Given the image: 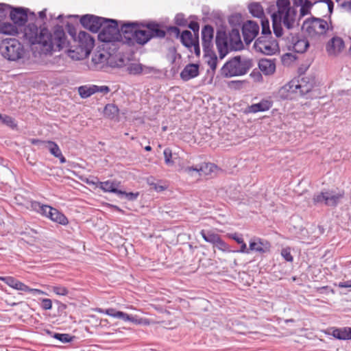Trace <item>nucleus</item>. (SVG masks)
<instances>
[{
	"mask_svg": "<svg viewBox=\"0 0 351 351\" xmlns=\"http://www.w3.org/2000/svg\"><path fill=\"white\" fill-rule=\"evenodd\" d=\"M24 37L32 45H36L40 53L51 55L69 46V41L61 25L54 26L51 30L46 27H40L29 23L24 27Z\"/></svg>",
	"mask_w": 351,
	"mask_h": 351,
	"instance_id": "nucleus-1",
	"label": "nucleus"
},
{
	"mask_svg": "<svg viewBox=\"0 0 351 351\" xmlns=\"http://www.w3.org/2000/svg\"><path fill=\"white\" fill-rule=\"evenodd\" d=\"M278 10L272 14V25L274 34L277 37L282 35V23L287 29L296 25V11L291 8L289 0H277Z\"/></svg>",
	"mask_w": 351,
	"mask_h": 351,
	"instance_id": "nucleus-2",
	"label": "nucleus"
},
{
	"mask_svg": "<svg viewBox=\"0 0 351 351\" xmlns=\"http://www.w3.org/2000/svg\"><path fill=\"white\" fill-rule=\"evenodd\" d=\"M252 66L249 59L235 56L227 61L221 69V74L225 77L243 75Z\"/></svg>",
	"mask_w": 351,
	"mask_h": 351,
	"instance_id": "nucleus-3",
	"label": "nucleus"
},
{
	"mask_svg": "<svg viewBox=\"0 0 351 351\" xmlns=\"http://www.w3.org/2000/svg\"><path fill=\"white\" fill-rule=\"evenodd\" d=\"M0 53L5 59L16 61L23 58L25 49L17 39L6 38L0 44Z\"/></svg>",
	"mask_w": 351,
	"mask_h": 351,
	"instance_id": "nucleus-4",
	"label": "nucleus"
},
{
	"mask_svg": "<svg viewBox=\"0 0 351 351\" xmlns=\"http://www.w3.org/2000/svg\"><path fill=\"white\" fill-rule=\"evenodd\" d=\"M101 29L98 34L99 40L103 43L120 42L121 34L117 20L106 19Z\"/></svg>",
	"mask_w": 351,
	"mask_h": 351,
	"instance_id": "nucleus-5",
	"label": "nucleus"
},
{
	"mask_svg": "<svg viewBox=\"0 0 351 351\" xmlns=\"http://www.w3.org/2000/svg\"><path fill=\"white\" fill-rule=\"evenodd\" d=\"M344 197L343 191L336 192L327 190L315 193L313 197L315 205H325L329 207H336Z\"/></svg>",
	"mask_w": 351,
	"mask_h": 351,
	"instance_id": "nucleus-6",
	"label": "nucleus"
},
{
	"mask_svg": "<svg viewBox=\"0 0 351 351\" xmlns=\"http://www.w3.org/2000/svg\"><path fill=\"white\" fill-rule=\"evenodd\" d=\"M254 47L256 51L268 56L274 55L279 50L277 41L271 36V37L266 36H259L255 40Z\"/></svg>",
	"mask_w": 351,
	"mask_h": 351,
	"instance_id": "nucleus-7",
	"label": "nucleus"
},
{
	"mask_svg": "<svg viewBox=\"0 0 351 351\" xmlns=\"http://www.w3.org/2000/svg\"><path fill=\"white\" fill-rule=\"evenodd\" d=\"M303 28L309 36H315L325 34L329 29V25L326 21L313 17L304 22Z\"/></svg>",
	"mask_w": 351,
	"mask_h": 351,
	"instance_id": "nucleus-8",
	"label": "nucleus"
},
{
	"mask_svg": "<svg viewBox=\"0 0 351 351\" xmlns=\"http://www.w3.org/2000/svg\"><path fill=\"white\" fill-rule=\"evenodd\" d=\"M217 169V165L210 162H204L196 166L180 165V171L185 173L191 176L197 174L199 176L211 175Z\"/></svg>",
	"mask_w": 351,
	"mask_h": 351,
	"instance_id": "nucleus-9",
	"label": "nucleus"
},
{
	"mask_svg": "<svg viewBox=\"0 0 351 351\" xmlns=\"http://www.w3.org/2000/svg\"><path fill=\"white\" fill-rule=\"evenodd\" d=\"M0 281L3 282L7 285L10 287L11 288L25 292V293H31L34 295H45L46 293L38 289H33L29 287L27 285L22 282L21 281L17 280L13 276H0Z\"/></svg>",
	"mask_w": 351,
	"mask_h": 351,
	"instance_id": "nucleus-10",
	"label": "nucleus"
},
{
	"mask_svg": "<svg viewBox=\"0 0 351 351\" xmlns=\"http://www.w3.org/2000/svg\"><path fill=\"white\" fill-rule=\"evenodd\" d=\"M145 25L138 22H126L121 25L119 29L121 37H120V42L125 43L128 45H131L132 38L134 36V32H136L138 28L144 27Z\"/></svg>",
	"mask_w": 351,
	"mask_h": 351,
	"instance_id": "nucleus-11",
	"label": "nucleus"
},
{
	"mask_svg": "<svg viewBox=\"0 0 351 351\" xmlns=\"http://www.w3.org/2000/svg\"><path fill=\"white\" fill-rule=\"evenodd\" d=\"M106 18L97 16L92 14H85L80 18L82 25L93 33H97L101 29Z\"/></svg>",
	"mask_w": 351,
	"mask_h": 351,
	"instance_id": "nucleus-12",
	"label": "nucleus"
},
{
	"mask_svg": "<svg viewBox=\"0 0 351 351\" xmlns=\"http://www.w3.org/2000/svg\"><path fill=\"white\" fill-rule=\"evenodd\" d=\"M258 32L259 25L257 23L252 21H247L243 24L242 34L244 42L246 45H250L257 36Z\"/></svg>",
	"mask_w": 351,
	"mask_h": 351,
	"instance_id": "nucleus-13",
	"label": "nucleus"
},
{
	"mask_svg": "<svg viewBox=\"0 0 351 351\" xmlns=\"http://www.w3.org/2000/svg\"><path fill=\"white\" fill-rule=\"evenodd\" d=\"M78 45L85 56H88L95 45V39L88 33L80 31L77 36Z\"/></svg>",
	"mask_w": 351,
	"mask_h": 351,
	"instance_id": "nucleus-14",
	"label": "nucleus"
},
{
	"mask_svg": "<svg viewBox=\"0 0 351 351\" xmlns=\"http://www.w3.org/2000/svg\"><path fill=\"white\" fill-rule=\"evenodd\" d=\"M28 9L23 8L21 7L14 8L12 6V8L8 12L9 17L10 20L19 27H21L25 25L26 22L27 21L28 16H27Z\"/></svg>",
	"mask_w": 351,
	"mask_h": 351,
	"instance_id": "nucleus-15",
	"label": "nucleus"
},
{
	"mask_svg": "<svg viewBox=\"0 0 351 351\" xmlns=\"http://www.w3.org/2000/svg\"><path fill=\"white\" fill-rule=\"evenodd\" d=\"M289 86L291 92L300 94V95H304L308 93L313 88L312 83L309 82L306 77L291 80Z\"/></svg>",
	"mask_w": 351,
	"mask_h": 351,
	"instance_id": "nucleus-16",
	"label": "nucleus"
},
{
	"mask_svg": "<svg viewBox=\"0 0 351 351\" xmlns=\"http://www.w3.org/2000/svg\"><path fill=\"white\" fill-rule=\"evenodd\" d=\"M216 47L219 52L220 59L224 58L228 54L230 44L226 32L218 30L215 37Z\"/></svg>",
	"mask_w": 351,
	"mask_h": 351,
	"instance_id": "nucleus-17",
	"label": "nucleus"
},
{
	"mask_svg": "<svg viewBox=\"0 0 351 351\" xmlns=\"http://www.w3.org/2000/svg\"><path fill=\"white\" fill-rule=\"evenodd\" d=\"M214 36V29L210 25H205L202 29V47L204 53L210 51L213 47V39Z\"/></svg>",
	"mask_w": 351,
	"mask_h": 351,
	"instance_id": "nucleus-18",
	"label": "nucleus"
},
{
	"mask_svg": "<svg viewBox=\"0 0 351 351\" xmlns=\"http://www.w3.org/2000/svg\"><path fill=\"white\" fill-rule=\"evenodd\" d=\"M345 45L343 39L335 36L332 38L326 45V51L329 56H336L344 49Z\"/></svg>",
	"mask_w": 351,
	"mask_h": 351,
	"instance_id": "nucleus-19",
	"label": "nucleus"
},
{
	"mask_svg": "<svg viewBox=\"0 0 351 351\" xmlns=\"http://www.w3.org/2000/svg\"><path fill=\"white\" fill-rule=\"evenodd\" d=\"M309 47V42L306 38L303 36H293L291 45L289 46V49H292L296 53H303Z\"/></svg>",
	"mask_w": 351,
	"mask_h": 351,
	"instance_id": "nucleus-20",
	"label": "nucleus"
},
{
	"mask_svg": "<svg viewBox=\"0 0 351 351\" xmlns=\"http://www.w3.org/2000/svg\"><path fill=\"white\" fill-rule=\"evenodd\" d=\"M271 244L267 240L256 238L250 241V250L260 254H265L270 251Z\"/></svg>",
	"mask_w": 351,
	"mask_h": 351,
	"instance_id": "nucleus-21",
	"label": "nucleus"
},
{
	"mask_svg": "<svg viewBox=\"0 0 351 351\" xmlns=\"http://www.w3.org/2000/svg\"><path fill=\"white\" fill-rule=\"evenodd\" d=\"M111 56L105 51H97L94 53L92 62L94 64L95 69H102L105 64L109 65V62Z\"/></svg>",
	"mask_w": 351,
	"mask_h": 351,
	"instance_id": "nucleus-22",
	"label": "nucleus"
},
{
	"mask_svg": "<svg viewBox=\"0 0 351 351\" xmlns=\"http://www.w3.org/2000/svg\"><path fill=\"white\" fill-rule=\"evenodd\" d=\"M199 75V65L197 64H189L184 66L180 73V78L187 82Z\"/></svg>",
	"mask_w": 351,
	"mask_h": 351,
	"instance_id": "nucleus-23",
	"label": "nucleus"
},
{
	"mask_svg": "<svg viewBox=\"0 0 351 351\" xmlns=\"http://www.w3.org/2000/svg\"><path fill=\"white\" fill-rule=\"evenodd\" d=\"M152 38V35L149 33L148 29H141L138 28L136 32H134V36L132 38L131 45L134 46L135 44L143 45L147 43Z\"/></svg>",
	"mask_w": 351,
	"mask_h": 351,
	"instance_id": "nucleus-24",
	"label": "nucleus"
},
{
	"mask_svg": "<svg viewBox=\"0 0 351 351\" xmlns=\"http://www.w3.org/2000/svg\"><path fill=\"white\" fill-rule=\"evenodd\" d=\"M230 48L234 50L241 49L243 47V43L241 39L239 30L237 29H232L228 36Z\"/></svg>",
	"mask_w": 351,
	"mask_h": 351,
	"instance_id": "nucleus-25",
	"label": "nucleus"
},
{
	"mask_svg": "<svg viewBox=\"0 0 351 351\" xmlns=\"http://www.w3.org/2000/svg\"><path fill=\"white\" fill-rule=\"evenodd\" d=\"M120 182L115 180H107L105 182H99L97 187L106 193H112L118 195L122 193L121 190L119 189Z\"/></svg>",
	"mask_w": 351,
	"mask_h": 351,
	"instance_id": "nucleus-26",
	"label": "nucleus"
},
{
	"mask_svg": "<svg viewBox=\"0 0 351 351\" xmlns=\"http://www.w3.org/2000/svg\"><path fill=\"white\" fill-rule=\"evenodd\" d=\"M258 68L265 75H272L276 71L275 60L261 59L258 62Z\"/></svg>",
	"mask_w": 351,
	"mask_h": 351,
	"instance_id": "nucleus-27",
	"label": "nucleus"
},
{
	"mask_svg": "<svg viewBox=\"0 0 351 351\" xmlns=\"http://www.w3.org/2000/svg\"><path fill=\"white\" fill-rule=\"evenodd\" d=\"M118 319H121L125 322H130L135 324H145L148 325L149 322L147 319L138 318L137 316H133L132 315H129L123 311H120L118 313L117 317Z\"/></svg>",
	"mask_w": 351,
	"mask_h": 351,
	"instance_id": "nucleus-28",
	"label": "nucleus"
},
{
	"mask_svg": "<svg viewBox=\"0 0 351 351\" xmlns=\"http://www.w3.org/2000/svg\"><path fill=\"white\" fill-rule=\"evenodd\" d=\"M272 106V102L268 99H263L257 104H254L248 107V112L256 113L268 110Z\"/></svg>",
	"mask_w": 351,
	"mask_h": 351,
	"instance_id": "nucleus-29",
	"label": "nucleus"
},
{
	"mask_svg": "<svg viewBox=\"0 0 351 351\" xmlns=\"http://www.w3.org/2000/svg\"><path fill=\"white\" fill-rule=\"evenodd\" d=\"M49 152L56 158H59L60 163L64 164L66 162L65 157L62 155V152L58 144L53 141H48L46 142Z\"/></svg>",
	"mask_w": 351,
	"mask_h": 351,
	"instance_id": "nucleus-30",
	"label": "nucleus"
},
{
	"mask_svg": "<svg viewBox=\"0 0 351 351\" xmlns=\"http://www.w3.org/2000/svg\"><path fill=\"white\" fill-rule=\"evenodd\" d=\"M30 205L32 210L47 218L49 217V213H51L53 209V207L49 205L42 204L37 201L31 202Z\"/></svg>",
	"mask_w": 351,
	"mask_h": 351,
	"instance_id": "nucleus-31",
	"label": "nucleus"
},
{
	"mask_svg": "<svg viewBox=\"0 0 351 351\" xmlns=\"http://www.w3.org/2000/svg\"><path fill=\"white\" fill-rule=\"evenodd\" d=\"M48 218L51 221L63 226H66L69 223L67 217L62 213L55 208H53L51 213H49Z\"/></svg>",
	"mask_w": 351,
	"mask_h": 351,
	"instance_id": "nucleus-32",
	"label": "nucleus"
},
{
	"mask_svg": "<svg viewBox=\"0 0 351 351\" xmlns=\"http://www.w3.org/2000/svg\"><path fill=\"white\" fill-rule=\"evenodd\" d=\"M144 27H146L148 29L149 33L152 35V38H164L166 35V32L164 29L160 28V25L156 23H150L145 25Z\"/></svg>",
	"mask_w": 351,
	"mask_h": 351,
	"instance_id": "nucleus-33",
	"label": "nucleus"
},
{
	"mask_svg": "<svg viewBox=\"0 0 351 351\" xmlns=\"http://www.w3.org/2000/svg\"><path fill=\"white\" fill-rule=\"evenodd\" d=\"M0 33L7 35H16L19 33V27L13 23L3 21L0 23Z\"/></svg>",
	"mask_w": 351,
	"mask_h": 351,
	"instance_id": "nucleus-34",
	"label": "nucleus"
},
{
	"mask_svg": "<svg viewBox=\"0 0 351 351\" xmlns=\"http://www.w3.org/2000/svg\"><path fill=\"white\" fill-rule=\"evenodd\" d=\"M332 335L340 340L351 339V328L344 327L341 328H334L332 332Z\"/></svg>",
	"mask_w": 351,
	"mask_h": 351,
	"instance_id": "nucleus-35",
	"label": "nucleus"
},
{
	"mask_svg": "<svg viewBox=\"0 0 351 351\" xmlns=\"http://www.w3.org/2000/svg\"><path fill=\"white\" fill-rule=\"evenodd\" d=\"M180 38L182 44L187 48L192 47L195 40H196V37L193 38L192 33L189 30L183 31L180 36Z\"/></svg>",
	"mask_w": 351,
	"mask_h": 351,
	"instance_id": "nucleus-36",
	"label": "nucleus"
},
{
	"mask_svg": "<svg viewBox=\"0 0 351 351\" xmlns=\"http://www.w3.org/2000/svg\"><path fill=\"white\" fill-rule=\"evenodd\" d=\"M45 332L48 335L55 338L56 339H58L64 343L71 342L75 338V336H71L67 333H57L49 330H46Z\"/></svg>",
	"mask_w": 351,
	"mask_h": 351,
	"instance_id": "nucleus-37",
	"label": "nucleus"
},
{
	"mask_svg": "<svg viewBox=\"0 0 351 351\" xmlns=\"http://www.w3.org/2000/svg\"><path fill=\"white\" fill-rule=\"evenodd\" d=\"M97 86H81L78 88V93L82 98H88L95 93H97Z\"/></svg>",
	"mask_w": 351,
	"mask_h": 351,
	"instance_id": "nucleus-38",
	"label": "nucleus"
},
{
	"mask_svg": "<svg viewBox=\"0 0 351 351\" xmlns=\"http://www.w3.org/2000/svg\"><path fill=\"white\" fill-rule=\"evenodd\" d=\"M204 58L206 59V62L209 66L210 69L213 72H215L217 66V56L215 53L210 49V51L207 53H204Z\"/></svg>",
	"mask_w": 351,
	"mask_h": 351,
	"instance_id": "nucleus-39",
	"label": "nucleus"
},
{
	"mask_svg": "<svg viewBox=\"0 0 351 351\" xmlns=\"http://www.w3.org/2000/svg\"><path fill=\"white\" fill-rule=\"evenodd\" d=\"M200 234L202 235L204 240L207 242L213 244V245L216 243L217 240L220 238V235L214 232L212 230H202L200 232Z\"/></svg>",
	"mask_w": 351,
	"mask_h": 351,
	"instance_id": "nucleus-40",
	"label": "nucleus"
},
{
	"mask_svg": "<svg viewBox=\"0 0 351 351\" xmlns=\"http://www.w3.org/2000/svg\"><path fill=\"white\" fill-rule=\"evenodd\" d=\"M104 114L110 119H114L119 114V108L114 104H108L104 108Z\"/></svg>",
	"mask_w": 351,
	"mask_h": 351,
	"instance_id": "nucleus-41",
	"label": "nucleus"
},
{
	"mask_svg": "<svg viewBox=\"0 0 351 351\" xmlns=\"http://www.w3.org/2000/svg\"><path fill=\"white\" fill-rule=\"evenodd\" d=\"M248 9L252 16L262 18L264 16V10L260 3H252L249 5Z\"/></svg>",
	"mask_w": 351,
	"mask_h": 351,
	"instance_id": "nucleus-42",
	"label": "nucleus"
},
{
	"mask_svg": "<svg viewBox=\"0 0 351 351\" xmlns=\"http://www.w3.org/2000/svg\"><path fill=\"white\" fill-rule=\"evenodd\" d=\"M144 66L140 63H130L126 67V71L131 75H138L143 73Z\"/></svg>",
	"mask_w": 351,
	"mask_h": 351,
	"instance_id": "nucleus-43",
	"label": "nucleus"
},
{
	"mask_svg": "<svg viewBox=\"0 0 351 351\" xmlns=\"http://www.w3.org/2000/svg\"><path fill=\"white\" fill-rule=\"evenodd\" d=\"M11 8L12 6L8 4L0 3V23L5 21Z\"/></svg>",
	"mask_w": 351,
	"mask_h": 351,
	"instance_id": "nucleus-44",
	"label": "nucleus"
},
{
	"mask_svg": "<svg viewBox=\"0 0 351 351\" xmlns=\"http://www.w3.org/2000/svg\"><path fill=\"white\" fill-rule=\"evenodd\" d=\"M0 121L2 123L9 126L12 129L16 128L17 126L14 119L8 115H2L0 114Z\"/></svg>",
	"mask_w": 351,
	"mask_h": 351,
	"instance_id": "nucleus-45",
	"label": "nucleus"
},
{
	"mask_svg": "<svg viewBox=\"0 0 351 351\" xmlns=\"http://www.w3.org/2000/svg\"><path fill=\"white\" fill-rule=\"evenodd\" d=\"M262 31L261 36L271 37V32L269 28V23L268 20L261 19Z\"/></svg>",
	"mask_w": 351,
	"mask_h": 351,
	"instance_id": "nucleus-46",
	"label": "nucleus"
},
{
	"mask_svg": "<svg viewBox=\"0 0 351 351\" xmlns=\"http://www.w3.org/2000/svg\"><path fill=\"white\" fill-rule=\"evenodd\" d=\"M125 65V60L120 57L115 60V57L111 56L110 62H109V66L111 67H118L121 68Z\"/></svg>",
	"mask_w": 351,
	"mask_h": 351,
	"instance_id": "nucleus-47",
	"label": "nucleus"
},
{
	"mask_svg": "<svg viewBox=\"0 0 351 351\" xmlns=\"http://www.w3.org/2000/svg\"><path fill=\"white\" fill-rule=\"evenodd\" d=\"M165 162L167 165H173V161L172 160V151L169 147H167L165 149L163 152Z\"/></svg>",
	"mask_w": 351,
	"mask_h": 351,
	"instance_id": "nucleus-48",
	"label": "nucleus"
},
{
	"mask_svg": "<svg viewBox=\"0 0 351 351\" xmlns=\"http://www.w3.org/2000/svg\"><path fill=\"white\" fill-rule=\"evenodd\" d=\"M218 250L222 252H230L229 245L220 237L214 245Z\"/></svg>",
	"mask_w": 351,
	"mask_h": 351,
	"instance_id": "nucleus-49",
	"label": "nucleus"
},
{
	"mask_svg": "<svg viewBox=\"0 0 351 351\" xmlns=\"http://www.w3.org/2000/svg\"><path fill=\"white\" fill-rule=\"evenodd\" d=\"M51 289L54 293L58 295H66L69 293L67 288L60 285L53 286Z\"/></svg>",
	"mask_w": 351,
	"mask_h": 351,
	"instance_id": "nucleus-50",
	"label": "nucleus"
},
{
	"mask_svg": "<svg viewBox=\"0 0 351 351\" xmlns=\"http://www.w3.org/2000/svg\"><path fill=\"white\" fill-rule=\"evenodd\" d=\"M312 6H313V3L310 1L305 0L304 4L302 5V6H301L300 14L302 16L308 14L309 13V10L311 9V8Z\"/></svg>",
	"mask_w": 351,
	"mask_h": 351,
	"instance_id": "nucleus-51",
	"label": "nucleus"
},
{
	"mask_svg": "<svg viewBox=\"0 0 351 351\" xmlns=\"http://www.w3.org/2000/svg\"><path fill=\"white\" fill-rule=\"evenodd\" d=\"M121 193H119L118 195L119 196L124 195L127 198V199H128L130 201H133V200L136 199L137 197L139 195V193L138 192H136V193L129 192V193H128V192L121 191Z\"/></svg>",
	"mask_w": 351,
	"mask_h": 351,
	"instance_id": "nucleus-52",
	"label": "nucleus"
},
{
	"mask_svg": "<svg viewBox=\"0 0 351 351\" xmlns=\"http://www.w3.org/2000/svg\"><path fill=\"white\" fill-rule=\"evenodd\" d=\"M175 23L180 26H186L187 20L185 19L183 14H178L175 17Z\"/></svg>",
	"mask_w": 351,
	"mask_h": 351,
	"instance_id": "nucleus-53",
	"label": "nucleus"
},
{
	"mask_svg": "<svg viewBox=\"0 0 351 351\" xmlns=\"http://www.w3.org/2000/svg\"><path fill=\"white\" fill-rule=\"evenodd\" d=\"M281 255L285 261L288 262H293V258L291 254L289 248H284L281 251Z\"/></svg>",
	"mask_w": 351,
	"mask_h": 351,
	"instance_id": "nucleus-54",
	"label": "nucleus"
},
{
	"mask_svg": "<svg viewBox=\"0 0 351 351\" xmlns=\"http://www.w3.org/2000/svg\"><path fill=\"white\" fill-rule=\"evenodd\" d=\"M99 312L104 313L112 317L117 318L120 311H117L115 308H109L106 310H100Z\"/></svg>",
	"mask_w": 351,
	"mask_h": 351,
	"instance_id": "nucleus-55",
	"label": "nucleus"
},
{
	"mask_svg": "<svg viewBox=\"0 0 351 351\" xmlns=\"http://www.w3.org/2000/svg\"><path fill=\"white\" fill-rule=\"evenodd\" d=\"M41 308L44 310H50L52 308V301L48 298L41 300Z\"/></svg>",
	"mask_w": 351,
	"mask_h": 351,
	"instance_id": "nucleus-56",
	"label": "nucleus"
},
{
	"mask_svg": "<svg viewBox=\"0 0 351 351\" xmlns=\"http://www.w3.org/2000/svg\"><path fill=\"white\" fill-rule=\"evenodd\" d=\"M317 3H326L328 6V12L330 14L332 13L334 3L332 0H319L317 1Z\"/></svg>",
	"mask_w": 351,
	"mask_h": 351,
	"instance_id": "nucleus-57",
	"label": "nucleus"
},
{
	"mask_svg": "<svg viewBox=\"0 0 351 351\" xmlns=\"http://www.w3.org/2000/svg\"><path fill=\"white\" fill-rule=\"evenodd\" d=\"M189 27L195 33L198 34L199 25L197 22L196 21H191L189 24Z\"/></svg>",
	"mask_w": 351,
	"mask_h": 351,
	"instance_id": "nucleus-58",
	"label": "nucleus"
},
{
	"mask_svg": "<svg viewBox=\"0 0 351 351\" xmlns=\"http://www.w3.org/2000/svg\"><path fill=\"white\" fill-rule=\"evenodd\" d=\"M229 237L235 241L239 244L243 243V239L237 233L231 234L229 235Z\"/></svg>",
	"mask_w": 351,
	"mask_h": 351,
	"instance_id": "nucleus-59",
	"label": "nucleus"
},
{
	"mask_svg": "<svg viewBox=\"0 0 351 351\" xmlns=\"http://www.w3.org/2000/svg\"><path fill=\"white\" fill-rule=\"evenodd\" d=\"M237 252H240V253H244V254H250L251 252V250H250V247L249 248L247 247L246 243L243 241V243H241L240 250H237Z\"/></svg>",
	"mask_w": 351,
	"mask_h": 351,
	"instance_id": "nucleus-60",
	"label": "nucleus"
},
{
	"mask_svg": "<svg viewBox=\"0 0 351 351\" xmlns=\"http://www.w3.org/2000/svg\"><path fill=\"white\" fill-rule=\"evenodd\" d=\"M192 47H194L195 53L197 56H199L200 54V48L199 45L198 36H196V40H195L194 45H193Z\"/></svg>",
	"mask_w": 351,
	"mask_h": 351,
	"instance_id": "nucleus-61",
	"label": "nucleus"
},
{
	"mask_svg": "<svg viewBox=\"0 0 351 351\" xmlns=\"http://www.w3.org/2000/svg\"><path fill=\"white\" fill-rule=\"evenodd\" d=\"M341 7L351 13V1H345L341 4Z\"/></svg>",
	"mask_w": 351,
	"mask_h": 351,
	"instance_id": "nucleus-62",
	"label": "nucleus"
},
{
	"mask_svg": "<svg viewBox=\"0 0 351 351\" xmlns=\"http://www.w3.org/2000/svg\"><path fill=\"white\" fill-rule=\"evenodd\" d=\"M338 287L340 288H350L351 287V280L344 281V282H340L338 284Z\"/></svg>",
	"mask_w": 351,
	"mask_h": 351,
	"instance_id": "nucleus-63",
	"label": "nucleus"
},
{
	"mask_svg": "<svg viewBox=\"0 0 351 351\" xmlns=\"http://www.w3.org/2000/svg\"><path fill=\"white\" fill-rule=\"evenodd\" d=\"M97 92H101V93H108L110 92V88L107 86H97Z\"/></svg>",
	"mask_w": 351,
	"mask_h": 351,
	"instance_id": "nucleus-64",
	"label": "nucleus"
}]
</instances>
